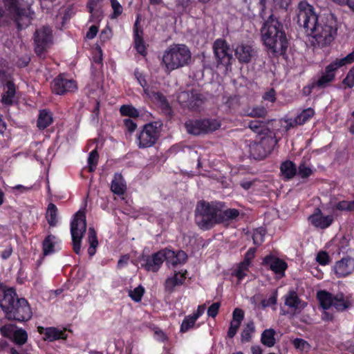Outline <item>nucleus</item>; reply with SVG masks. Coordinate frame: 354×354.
<instances>
[{
    "instance_id": "1",
    "label": "nucleus",
    "mask_w": 354,
    "mask_h": 354,
    "mask_svg": "<svg viewBox=\"0 0 354 354\" xmlns=\"http://www.w3.org/2000/svg\"><path fill=\"white\" fill-rule=\"evenodd\" d=\"M297 23L314 39L313 45L318 47L330 45L337 35L338 27L335 15L328 10L317 13L315 8L306 1L298 4Z\"/></svg>"
},
{
    "instance_id": "2",
    "label": "nucleus",
    "mask_w": 354,
    "mask_h": 354,
    "mask_svg": "<svg viewBox=\"0 0 354 354\" xmlns=\"http://www.w3.org/2000/svg\"><path fill=\"white\" fill-rule=\"evenodd\" d=\"M260 32L263 44L269 53L274 56L286 53L289 43L284 25L274 14H270L264 21Z\"/></svg>"
},
{
    "instance_id": "3",
    "label": "nucleus",
    "mask_w": 354,
    "mask_h": 354,
    "mask_svg": "<svg viewBox=\"0 0 354 354\" xmlns=\"http://www.w3.org/2000/svg\"><path fill=\"white\" fill-rule=\"evenodd\" d=\"M0 307L8 320L24 322L32 317V309L25 298H19L12 287L0 282Z\"/></svg>"
},
{
    "instance_id": "4",
    "label": "nucleus",
    "mask_w": 354,
    "mask_h": 354,
    "mask_svg": "<svg viewBox=\"0 0 354 354\" xmlns=\"http://www.w3.org/2000/svg\"><path fill=\"white\" fill-rule=\"evenodd\" d=\"M223 204L221 203H207L201 201V228L209 230L217 224L227 225L234 221L240 215L237 209L227 208L223 209Z\"/></svg>"
},
{
    "instance_id": "5",
    "label": "nucleus",
    "mask_w": 354,
    "mask_h": 354,
    "mask_svg": "<svg viewBox=\"0 0 354 354\" xmlns=\"http://www.w3.org/2000/svg\"><path fill=\"white\" fill-rule=\"evenodd\" d=\"M191 52L185 44H172L164 52L162 63L165 71H171L187 65L191 61Z\"/></svg>"
},
{
    "instance_id": "6",
    "label": "nucleus",
    "mask_w": 354,
    "mask_h": 354,
    "mask_svg": "<svg viewBox=\"0 0 354 354\" xmlns=\"http://www.w3.org/2000/svg\"><path fill=\"white\" fill-rule=\"evenodd\" d=\"M10 19L17 24L18 29L28 26L34 15L30 10L32 0H4Z\"/></svg>"
},
{
    "instance_id": "7",
    "label": "nucleus",
    "mask_w": 354,
    "mask_h": 354,
    "mask_svg": "<svg viewBox=\"0 0 354 354\" xmlns=\"http://www.w3.org/2000/svg\"><path fill=\"white\" fill-rule=\"evenodd\" d=\"M354 63V49L346 56L341 58H335L329 64L325 66L316 80L315 84L317 88L324 89L331 86L335 80L336 73L338 69L343 66Z\"/></svg>"
},
{
    "instance_id": "8",
    "label": "nucleus",
    "mask_w": 354,
    "mask_h": 354,
    "mask_svg": "<svg viewBox=\"0 0 354 354\" xmlns=\"http://www.w3.org/2000/svg\"><path fill=\"white\" fill-rule=\"evenodd\" d=\"M162 124L153 122L145 124L142 130L136 134V143L140 149L153 146L158 140L161 133Z\"/></svg>"
},
{
    "instance_id": "9",
    "label": "nucleus",
    "mask_w": 354,
    "mask_h": 354,
    "mask_svg": "<svg viewBox=\"0 0 354 354\" xmlns=\"http://www.w3.org/2000/svg\"><path fill=\"white\" fill-rule=\"evenodd\" d=\"M86 230V215L84 212L78 211L74 216L71 223L73 249L77 254L81 252L82 239Z\"/></svg>"
},
{
    "instance_id": "10",
    "label": "nucleus",
    "mask_w": 354,
    "mask_h": 354,
    "mask_svg": "<svg viewBox=\"0 0 354 354\" xmlns=\"http://www.w3.org/2000/svg\"><path fill=\"white\" fill-rule=\"evenodd\" d=\"M35 53L41 57L53 43V34L50 27L44 26L37 28L33 35Z\"/></svg>"
},
{
    "instance_id": "11",
    "label": "nucleus",
    "mask_w": 354,
    "mask_h": 354,
    "mask_svg": "<svg viewBox=\"0 0 354 354\" xmlns=\"http://www.w3.org/2000/svg\"><path fill=\"white\" fill-rule=\"evenodd\" d=\"M213 50L218 64L225 66L232 64V50L225 39H217L214 42Z\"/></svg>"
},
{
    "instance_id": "12",
    "label": "nucleus",
    "mask_w": 354,
    "mask_h": 354,
    "mask_svg": "<svg viewBox=\"0 0 354 354\" xmlns=\"http://www.w3.org/2000/svg\"><path fill=\"white\" fill-rule=\"evenodd\" d=\"M261 265L268 270L272 271L279 278L285 276L286 270L288 269V263L283 259L272 253L263 258Z\"/></svg>"
},
{
    "instance_id": "13",
    "label": "nucleus",
    "mask_w": 354,
    "mask_h": 354,
    "mask_svg": "<svg viewBox=\"0 0 354 354\" xmlns=\"http://www.w3.org/2000/svg\"><path fill=\"white\" fill-rule=\"evenodd\" d=\"M177 100L183 108L196 110L198 107L199 91L196 88L180 92Z\"/></svg>"
},
{
    "instance_id": "14",
    "label": "nucleus",
    "mask_w": 354,
    "mask_h": 354,
    "mask_svg": "<svg viewBox=\"0 0 354 354\" xmlns=\"http://www.w3.org/2000/svg\"><path fill=\"white\" fill-rule=\"evenodd\" d=\"M51 88L55 93L63 95L75 91L77 85L74 80L67 79L60 75L53 81Z\"/></svg>"
},
{
    "instance_id": "15",
    "label": "nucleus",
    "mask_w": 354,
    "mask_h": 354,
    "mask_svg": "<svg viewBox=\"0 0 354 354\" xmlns=\"http://www.w3.org/2000/svg\"><path fill=\"white\" fill-rule=\"evenodd\" d=\"M162 254L164 261H166L169 268L171 266L176 268L178 266L183 265L187 259V254L183 250H178L175 252L166 248L162 249Z\"/></svg>"
},
{
    "instance_id": "16",
    "label": "nucleus",
    "mask_w": 354,
    "mask_h": 354,
    "mask_svg": "<svg viewBox=\"0 0 354 354\" xmlns=\"http://www.w3.org/2000/svg\"><path fill=\"white\" fill-rule=\"evenodd\" d=\"M308 220L315 227L321 230L328 228L334 221L333 215H324L319 207L315 209L314 212L308 216Z\"/></svg>"
},
{
    "instance_id": "17",
    "label": "nucleus",
    "mask_w": 354,
    "mask_h": 354,
    "mask_svg": "<svg viewBox=\"0 0 354 354\" xmlns=\"http://www.w3.org/2000/svg\"><path fill=\"white\" fill-rule=\"evenodd\" d=\"M141 261V266L148 272H156L160 268L164 262L162 250L151 254V256H143Z\"/></svg>"
},
{
    "instance_id": "18",
    "label": "nucleus",
    "mask_w": 354,
    "mask_h": 354,
    "mask_svg": "<svg viewBox=\"0 0 354 354\" xmlns=\"http://www.w3.org/2000/svg\"><path fill=\"white\" fill-rule=\"evenodd\" d=\"M334 270L338 278L348 276L354 272V259L350 257H343L336 262Z\"/></svg>"
},
{
    "instance_id": "19",
    "label": "nucleus",
    "mask_w": 354,
    "mask_h": 354,
    "mask_svg": "<svg viewBox=\"0 0 354 354\" xmlns=\"http://www.w3.org/2000/svg\"><path fill=\"white\" fill-rule=\"evenodd\" d=\"M285 305L293 310L295 314L301 313L307 306L306 301H302L295 291H290L285 297Z\"/></svg>"
},
{
    "instance_id": "20",
    "label": "nucleus",
    "mask_w": 354,
    "mask_h": 354,
    "mask_svg": "<svg viewBox=\"0 0 354 354\" xmlns=\"http://www.w3.org/2000/svg\"><path fill=\"white\" fill-rule=\"evenodd\" d=\"M145 93L149 99L156 102L166 113H169L171 112V106L166 97L161 93L155 91L153 88H145Z\"/></svg>"
},
{
    "instance_id": "21",
    "label": "nucleus",
    "mask_w": 354,
    "mask_h": 354,
    "mask_svg": "<svg viewBox=\"0 0 354 354\" xmlns=\"http://www.w3.org/2000/svg\"><path fill=\"white\" fill-rule=\"evenodd\" d=\"M235 55L240 63L248 64L254 55V51L251 46L241 44L236 46Z\"/></svg>"
},
{
    "instance_id": "22",
    "label": "nucleus",
    "mask_w": 354,
    "mask_h": 354,
    "mask_svg": "<svg viewBox=\"0 0 354 354\" xmlns=\"http://www.w3.org/2000/svg\"><path fill=\"white\" fill-rule=\"evenodd\" d=\"M102 1L103 0H88L87 2L86 6L91 14L90 20L95 23L100 22L102 18Z\"/></svg>"
},
{
    "instance_id": "23",
    "label": "nucleus",
    "mask_w": 354,
    "mask_h": 354,
    "mask_svg": "<svg viewBox=\"0 0 354 354\" xmlns=\"http://www.w3.org/2000/svg\"><path fill=\"white\" fill-rule=\"evenodd\" d=\"M187 271L176 272L172 277H168L165 282V289L168 292L174 291L176 286H180L183 283Z\"/></svg>"
},
{
    "instance_id": "24",
    "label": "nucleus",
    "mask_w": 354,
    "mask_h": 354,
    "mask_svg": "<svg viewBox=\"0 0 354 354\" xmlns=\"http://www.w3.org/2000/svg\"><path fill=\"white\" fill-rule=\"evenodd\" d=\"M259 136V140L258 141L269 155L273 151L274 147L277 144V140L276 139L275 134L269 130Z\"/></svg>"
},
{
    "instance_id": "25",
    "label": "nucleus",
    "mask_w": 354,
    "mask_h": 354,
    "mask_svg": "<svg viewBox=\"0 0 354 354\" xmlns=\"http://www.w3.org/2000/svg\"><path fill=\"white\" fill-rule=\"evenodd\" d=\"M280 172L283 180H289L297 175V168L295 162L286 160L281 163Z\"/></svg>"
},
{
    "instance_id": "26",
    "label": "nucleus",
    "mask_w": 354,
    "mask_h": 354,
    "mask_svg": "<svg viewBox=\"0 0 354 354\" xmlns=\"http://www.w3.org/2000/svg\"><path fill=\"white\" fill-rule=\"evenodd\" d=\"M330 209L333 214L336 215L337 212H354V200H342L334 201L330 203Z\"/></svg>"
},
{
    "instance_id": "27",
    "label": "nucleus",
    "mask_w": 354,
    "mask_h": 354,
    "mask_svg": "<svg viewBox=\"0 0 354 354\" xmlns=\"http://www.w3.org/2000/svg\"><path fill=\"white\" fill-rule=\"evenodd\" d=\"M111 191L118 196L123 195L127 189L126 183L121 174H115L111 185Z\"/></svg>"
},
{
    "instance_id": "28",
    "label": "nucleus",
    "mask_w": 354,
    "mask_h": 354,
    "mask_svg": "<svg viewBox=\"0 0 354 354\" xmlns=\"http://www.w3.org/2000/svg\"><path fill=\"white\" fill-rule=\"evenodd\" d=\"M249 152L250 156L255 160H263L268 155L258 140L250 142Z\"/></svg>"
},
{
    "instance_id": "29",
    "label": "nucleus",
    "mask_w": 354,
    "mask_h": 354,
    "mask_svg": "<svg viewBox=\"0 0 354 354\" xmlns=\"http://www.w3.org/2000/svg\"><path fill=\"white\" fill-rule=\"evenodd\" d=\"M334 297L335 295L326 290H319L317 294V298L319 304L324 310H328L333 306Z\"/></svg>"
},
{
    "instance_id": "30",
    "label": "nucleus",
    "mask_w": 354,
    "mask_h": 354,
    "mask_svg": "<svg viewBox=\"0 0 354 354\" xmlns=\"http://www.w3.org/2000/svg\"><path fill=\"white\" fill-rule=\"evenodd\" d=\"M221 126V122L215 118L201 120V133H212L218 129Z\"/></svg>"
},
{
    "instance_id": "31",
    "label": "nucleus",
    "mask_w": 354,
    "mask_h": 354,
    "mask_svg": "<svg viewBox=\"0 0 354 354\" xmlns=\"http://www.w3.org/2000/svg\"><path fill=\"white\" fill-rule=\"evenodd\" d=\"M67 334L64 330H60L55 327H49L45 329L44 340L53 342L57 339H66Z\"/></svg>"
},
{
    "instance_id": "32",
    "label": "nucleus",
    "mask_w": 354,
    "mask_h": 354,
    "mask_svg": "<svg viewBox=\"0 0 354 354\" xmlns=\"http://www.w3.org/2000/svg\"><path fill=\"white\" fill-rule=\"evenodd\" d=\"M268 111L263 106H254L248 107L243 111V115L251 118H264L267 115Z\"/></svg>"
},
{
    "instance_id": "33",
    "label": "nucleus",
    "mask_w": 354,
    "mask_h": 354,
    "mask_svg": "<svg viewBox=\"0 0 354 354\" xmlns=\"http://www.w3.org/2000/svg\"><path fill=\"white\" fill-rule=\"evenodd\" d=\"M6 91L2 95L1 102L6 105H12L15 102V85L12 82L6 84Z\"/></svg>"
},
{
    "instance_id": "34",
    "label": "nucleus",
    "mask_w": 354,
    "mask_h": 354,
    "mask_svg": "<svg viewBox=\"0 0 354 354\" xmlns=\"http://www.w3.org/2000/svg\"><path fill=\"white\" fill-rule=\"evenodd\" d=\"M53 121V115L50 111L46 109L40 111L37 119V127L39 129H46L52 124Z\"/></svg>"
},
{
    "instance_id": "35",
    "label": "nucleus",
    "mask_w": 354,
    "mask_h": 354,
    "mask_svg": "<svg viewBox=\"0 0 354 354\" xmlns=\"http://www.w3.org/2000/svg\"><path fill=\"white\" fill-rule=\"evenodd\" d=\"M276 331L273 328L266 329L261 333V342L267 347H272L276 343Z\"/></svg>"
},
{
    "instance_id": "36",
    "label": "nucleus",
    "mask_w": 354,
    "mask_h": 354,
    "mask_svg": "<svg viewBox=\"0 0 354 354\" xmlns=\"http://www.w3.org/2000/svg\"><path fill=\"white\" fill-rule=\"evenodd\" d=\"M88 242L89 248L88 249V254L92 257L95 254L96 248L98 245L96 232L93 227H89L88 231Z\"/></svg>"
},
{
    "instance_id": "37",
    "label": "nucleus",
    "mask_w": 354,
    "mask_h": 354,
    "mask_svg": "<svg viewBox=\"0 0 354 354\" xmlns=\"http://www.w3.org/2000/svg\"><path fill=\"white\" fill-rule=\"evenodd\" d=\"M199 315V306L196 309V312L192 315L187 316L183 320L181 326H180V332L185 333L188 331L189 329L192 328L195 324L196 321L197 320Z\"/></svg>"
},
{
    "instance_id": "38",
    "label": "nucleus",
    "mask_w": 354,
    "mask_h": 354,
    "mask_svg": "<svg viewBox=\"0 0 354 354\" xmlns=\"http://www.w3.org/2000/svg\"><path fill=\"white\" fill-rule=\"evenodd\" d=\"M255 332V326L253 321L248 322L241 333V341L243 343L251 341L252 334Z\"/></svg>"
},
{
    "instance_id": "39",
    "label": "nucleus",
    "mask_w": 354,
    "mask_h": 354,
    "mask_svg": "<svg viewBox=\"0 0 354 354\" xmlns=\"http://www.w3.org/2000/svg\"><path fill=\"white\" fill-rule=\"evenodd\" d=\"M57 242V239L55 236L49 234L46 237L43 241V253L44 255H48L55 252L54 247Z\"/></svg>"
},
{
    "instance_id": "40",
    "label": "nucleus",
    "mask_w": 354,
    "mask_h": 354,
    "mask_svg": "<svg viewBox=\"0 0 354 354\" xmlns=\"http://www.w3.org/2000/svg\"><path fill=\"white\" fill-rule=\"evenodd\" d=\"M250 263L243 260L237 265V267L233 274L234 276L236 277L238 279L237 283H240L241 281L246 277V272L249 270V268L250 267Z\"/></svg>"
},
{
    "instance_id": "41",
    "label": "nucleus",
    "mask_w": 354,
    "mask_h": 354,
    "mask_svg": "<svg viewBox=\"0 0 354 354\" xmlns=\"http://www.w3.org/2000/svg\"><path fill=\"white\" fill-rule=\"evenodd\" d=\"M337 310L343 311L349 306V302L345 300L344 295L339 292L335 295L333 306Z\"/></svg>"
},
{
    "instance_id": "42",
    "label": "nucleus",
    "mask_w": 354,
    "mask_h": 354,
    "mask_svg": "<svg viewBox=\"0 0 354 354\" xmlns=\"http://www.w3.org/2000/svg\"><path fill=\"white\" fill-rule=\"evenodd\" d=\"M57 208L53 203H50L46 211V219L51 227H54L57 223Z\"/></svg>"
},
{
    "instance_id": "43",
    "label": "nucleus",
    "mask_w": 354,
    "mask_h": 354,
    "mask_svg": "<svg viewBox=\"0 0 354 354\" xmlns=\"http://www.w3.org/2000/svg\"><path fill=\"white\" fill-rule=\"evenodd\" d=\"M248 127L254 133L261 136L270 129L266 127V122L260 120H252L248 123Z\"/></svg>"
},
{
    "instance_id": "44",
    "label": "nucleus",
    "mask_w": 354,
    "mask_h": 354,
    "mask_svg": "<svg viewBox=\"0 0 354 354\" xmlns=\"http://www.w3.org/2000/svg\"><path fill=\"white\" fill-rule=\"evenodd\" d=\"M315 114L313 108H307L304 109L296 118L299 122V125H303L308 122Z\"/></svg>"
},
{
    "instance_id": "45",
    "label": "nucleus",
    "mask_w": 354,
    "mask_h": 354,
    "mask_svg": "<svg viewBox=\"0 0 354 354\" xmlns=\"http://www.w3.org/2000/svg\"><path fill=\"white\" fill-rule=\"evenodd\" d=\"M13 342L18 345L24 344L28 339V333L23 328L17 329L12 337Z\"/></svg>"
},
{
    "instance_id": "46",
    "label": "nucleus",
    "mask_w": 354,
    "mask_h": 354,
    "mask_svg": "<svg viewBox=\"0 0 354 354\" xmlns=\"http://www.w3.org/2000/svg\"><path fill=\"white\" fill-rule=\"evenodd\" d=\"M188 133L197 136L199 134V120H188L185 123Z\"/></svg>"
},
{
    "instance_id": "47",
    "label": "nucleus",
    "mask_w": 354,
    "mask_h": 354,
    "mask_svg": "<svg viewBox=\"0 0 354 354\" xmlns=\"http://www.w3.org/2000/svg\"><path fill=\"white\" fill-rule=\"evenodd\" d=\"M120 113L122 115L129 116L131 118L139 117V111L131 105H122L120 109Z\"/></svg>"
},
{
    "instance_id": "48",
    "label": "nucleus",
    "mask_w": 354,
    "mask_h": 354,
    "mask_svg": "<svg viewBox=\"0 0 354 354\" xmlns=\"http://www.w3.org/2000/svg\"><path fill=\"white\" fill-rule=\"evenodd\" d=\"M297 174L301 178H308L313 174V170L306 165L305 162H301L298 167Z\"/></svg>"
},
{
    "instance_id": "49",
    "label": "nucleus",
    "mask_w": 354,
    "mask_h": 354,
    "mask_svg": "<svg viewBox=\"0 0 354 354\" xmlns=\"http://www.w3.org/2000/svg\"><path fill=\"white\" fill-rule=\"evenodd\" d=\"M277 298L278 291L277 290H274L268 299H263L261 301V304L262 308H266L267 307L275 306L277 303Z\"/></svg>"
},
{
    "instance_id": "50",
    "label": "nucleus",
    "mask_w": 354,
    "mask_h": 354,
    "mask_svg": "<svg viewBox=\"0 0 354 354\" xmlns=\"http://www.w3.org/2000/svg\"><path fill=\"white\" fill-rule=\"evenodd\" d=\"M99 155L96 149L90 152L88 158V171L93 172L98 162Z\"/></svg>"
},
{
    "instance_id": "51",
    "label": "nucleus",
    "mask_w": 354,
    "mask_h": 354,
    "mask_svg": "<svg viewBox=\"0 0 354 354\" xmlns=\"http://www.w3.org/2000/svg\"><path fill=\"white\" fill-rule=\"evenodd\" d=\"M265 230L262 228H257L254 230L252 240L254 245H261L264 241Z\"/></svg>"
},
{
    "instance_id": "52",
    "label": "nucleus",
    "mask_w": 354,
    "mask_h": 354,
    "mask_svg": "<svg viewBox=\"0 0 354 354\" xmlns=\"http://www.w3.org/2000/svg\"><path fill=\"white\" fill-rule=\"evenodd\" d=\"M16 328L15 324H6L0 328V332L3 337L11 339L17 330Z\"/></svg>"
},
{
    "instance_id": "53",
    "label": "nucleus",
    "mask_w": 354,
    "mask_h": 354,
    "mask_svg": "<svg viewBox=\"0 0 354 354\" xmlns=\"http://www.w3.org/2000/svg\"><path fill=\"white\" fill-rule=\"evenodd\" d=\"M145 292V288L142 286H139L134 288L133 290H130L129 296L136 302L141 301L142 297Z\"/></svg>"
},
{
    "instance_id": "54",
    "label": "nucleus",
    "mask_w": 354,
    "mask_h": 354,
    "mask_svg": "<svg viewBox=\"0 0 354 354\" xmlns=\"http://www.w3.org/2000/svg\"><path fill=\"white\" fill-rule=\"evenodd\" d=\"M295 348L300 351H308L310 347L307 341L301 338H295L292 341Z\"/></svg>"
},
{
    "instance_id": "55",
    "label": "nucleus",
    "mask_w": 354,
    "mask_h": 354,
    "mask_svg": "<svg viewBox=\"0 0 354 354\" xmlns=\"http://www.w3.org/2000/svg\"><path fill=\"white\" fill-rule=\"evenodd\" d=\"M111 4L113 10L111 17V19H116L122 13V6L117 0H111Z\"/></svg>"
},
{
    "instance_id": "56",
    "label": "nucleus",
    "mask_w": 354,
    "mask_h": 354,
    "mask_svg": "<svg viewBox=\"0 0 354 354\" xmlns=\"http://www.w3.org/2000/svg\"><path fill=\"white\" fill-rule=\"evenodd\" d=\"M342 84L345 87L352 88L354 86V68L352 67L348 72L346 77L343 80Z\"/></svg>"
},
{
    "instance_id": "57",
    "label": "nucleus",
    "mask_w": 354,
    "mask_h": 354,
    "mask_svg": "<svg viewBox=\"0 0 354 354\" xmlns=\"http://www.w3.org/2000/svg\"><path fill=\"white\" fill-rule=\"evenodd\" d=\"M244 315V311L241 308H236L232 313V319L231 321L241 324Z\"/></svg>"
},
{
    "instance_id": "58",
    "label": "nucleus",
    "mask_w": 354,
    "mask_h": 354,
    "mask_svg": "<svg viewBox=\"0 0 354 354\" xmlns=\"http://www.w3.org/2000/svg\"><path fill=\"white\" fill-rule=\"evenodd\" d=\"M317 261L322 266L328 265L330 262V257L328 254L325 251H320L317 254Z\"/></svg>"
},
{
    "instance_id": "59",
    "label": "nucleus",
    "mask_w": 354,
    "mask_h": 354,
    "mask_svg": "<svg viewBox=\"0 0 354 354\" xmlns=\"http://www.w3.org/2000/svg\"><path fill=\"white\" fill-rule=\"evenodd\" d=\"M225 104L230 109H234L239 105V97L237 95L230 96Z\"/></svg>"
},
{
    "instance_id": "60",
    "label": "nucleus",
    "mask_w": 354,
    "mask_h": 354,
    "mask_svg": "<svg viewBox=\"0 0 354 354\" xmlns=\"http://www.w3.org/2000/svg\"><path fill=\"white\" fill-rule=\"evenodd\" d=\"M276 95H277L276 91L273 88H271L268 91H267L266 92L264 93V94L262 96V98L265 101H268V102L274 103V102H275V101L277 100Z\"/></svg>"
},
{
    "instance_id": "61",
    "label": "nucleus",
    "mask_w": 354,
    "mask_h": 354,
    "mask_svg": "<svg viewBox=\"0 0 354 354\" xmlns=\"http://www.w3.org/2000/svg\"><path fill=\"white\" fill-rule=\"evenodd\" d=\"M240 326L241 324L231 321L230 324V327L227 333V337L230 339H232L236 335Z\"/></svg>"
},
{
    "instance_id": "62",
    "label": "nucleus",
    "mask_w": 354,
    "mask_h": 354,
    "mask_svg": "<svg viewBox=\"0 0 354 354\" xmlns=\"http://www.w3.org/2000/svg\"><path fill=\"white\" fill-rule=\"evenodd\" d=\"M135 48L136 50L141 55H145L146 53V48L143 39H137L134 40Z\"/></svg>"
},
{
    "instance_id": "63",
    "label": "nucleus",
    "mask_w": 354,
    "mask_h": 354,
    "mask_svg": "<svg viewBox=\"0 0 354 354\" xmlns=\"http://www.w3.org/2000/svg\"><path fill=\"white\" fill-rule=\"evenodd\" d=\"M256 248H250L244 255L243 261L252 264V261L255 257Z\"/></svg>"
},
{
    "instance_id": "64",
    "label": "nucleus",
    "mask_w": 354,
    "mask_h": 354,
    "mask_svg": "<svg viewBox=\"0 0 354 354\" xmlns=\"http://www.w3.org/2000/svg\"><path fill=\"white\" fill-rule=\"evenodd\" d=\"M266 0H259V3H257L259 16L263 19H265L266 16Z\"/></svg>"
}]
</instances>
